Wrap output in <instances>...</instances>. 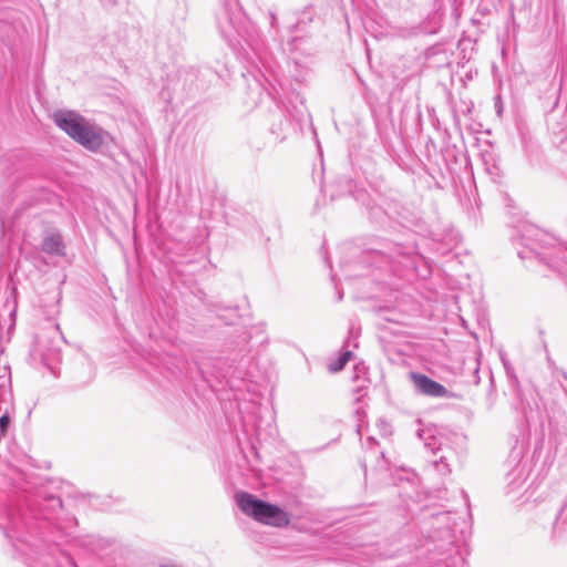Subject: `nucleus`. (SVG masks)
<instances>
[{"label": "nucleus", "mask_w": 567, "mask_h": 567, "mask_svg": "<svg viewBox=\"0 0 567 567\" xmlns=\"http://www.w3.org/2000/svg\"><path fill=\"white\" fill-rule=\"evenodd\" d=\"M419 425L416 435L423 442L424 449L429 454V466L439 475H449L452 472V464L457 458L451 439L435 425H422L420 421Z\"/></svg>", "instance_id": "f257e3e1"}, {"label": "nucleus", "mask_w": 567, "mask_h": 567, "mask_svg": "<svg viewBox=\"0 0 567 567\" xmlns=\"http://www.w3.org/2000/svg\"><path fill=\"white\" fill-rule=\"evenodd\" d=\"M53 120L58 127L84 147L95 151L102 146V135L78 113L58 111L54 113Z\"/></svg>", "instance_id": "f03ea898"}, {"label": "nucleus", "mask_w": 567, "mask_h": 567, "mask_svg": "<svg viewBox=\"0 0 567 567\" xmlns=\"http://www.w3.org/2000/svg\"><path fill=\"white\" fill-rule=\"evenodd\" d=\"M236 504L244 514L262 524L284 527L290 522L284 509L246 492L236 494Z\"/></svg>", "instance_id": "7ed1b4c3"}, {"label": "nucleus", "mask_w": 567, "mask_h": 567, "mask_svg": "<svg viewBox=\"0 0 567 567\" xmlns=\"http://www.w3.org/2000/svg\"><path fill=\"white\" fill-rule=\"evenodd\" d=\"M62 508V501L60 497L54 495H42L39 494L37 499H28L23 505H19L18 508L10 513V522L13 528H18L21 525H30L32 519L43 517L50 519L51 515Z\"/></svg>", "instance_id": "20e7f679"}, {"label": "nucleus", "mask_w": 567, "mask_h": 567, "mask_svg": "<svg viewBox=\"0 0 567 567\" xmlns=\"http://www.w3.org/2000/svg\"><path fill=\"white\" fill-rule=\"evenodd\" d=\"M16 311V288L8 282L2 292V303L0 305V342L3 341L2 329L7 326L9 332L13 328Z\"/></svg>", "instance_id": "39448f33"}, {"label": "nucleus", "mask_w": 567, "mask_h": 567, "mask_svg": "<svg viewBox=\"0 0 567 567\" xmlns=\"http://www.w3.org/2000/svg\"><path fill=\"white\" fill-rule=\"evenodd\" d=\"M410 379L415 390L423 395L432 398H451L452 394L441 383L432 380L425 374L419 372H411Z\"/></svg>", "instance_id": "423d86ee"}, {"label": "nucleus", "mask_w": 567, "mask_h": 567, "mask_svg": "<svg viewBox=\"0 0 567 567\" xmlns=\"http://www.w3.org/2000/svg\"><path fill=\"white\" fill-rule=\"evenodd\" d=\"M509 462L514 466L507 472L505 480L509 492H516L526 483L530 468L527 462L520 460L519 453L514 454Z\"/></svg>", "instance_id": "0eeeda50"}, {"label": "nucleus", "mask_w": 567, "mask_h": 567, "mask_svg": "<svg viewBox=\"0 0 567 567\" xmlns=\"http://www.w3.org/2000/svg\"><path fill=\"white\" fill-rule=\"evenodd\" d=\"M34 354L39 355L42 363L55 374V369L61 360V349L55 342L43 338L34 348Z\"/></svg>", "instance_id": "6e6552de"}, {"label": "nucleus", "mask_w": 567, "mask_h": 567, "mask_svg": "<svg viewBox=\"0 0 567 567\" xmlns=\"http://www.w3.org/2000/svg\"><path fill=\"white\" fill-rule=\"evenodd\" d=\"M548 125L557 141L567 148V107L561 113L554 111L549 116Z\"/></svg>", "instance_id": "1a4fd4ad"}, {"label": "nucleus", "mask_w": 567, "mask_h": 567, "mask_svg": "<svg viewBox=\"0 0 567 567\" xmlns=\"http://www.w3.org/2000/svg\"><path fill=\"white\" fill-rule=\"evenodd\" d=\"M44 252L53 256H64L65 246L62 236L59 233H52L44 237L42 243Z\"/></svg>", "instance_id": "9d476101"}, {"label": "nucleus", "mask_w": 567, "mask_h": 567, "mask_svg": "<svg viewBox=\"0 0 567 567\" xmlns=\"http://www.w3.org/2000/svg\"><path fill=\"white\" fill-rule=\"evenodd\" d=\"M553 533L556 537L567 535V508L563 505L553 526Z\"/></svg>", "instance_id": "9b49d317"}, {"label": "nucleus", "mask_w": 567, "mask_h": 567, "mask_svg": "<svg viewBox=\"0 0 567 567\" xmlns=\"http://www.w3.org/2000/svg\"><path fill=\"white\" fill-rule=\"evenodd\" d=\"M13 396L10 385H0V412L13 411Z\"/></svg>", "instance_id": "f8f14e48"}, {"label": "nucleus", "mask_w": 567, "mask_h": 567, "mask_svg": "<svg viewBox=\"0 0 567 567\" xmlns=\"http://www.w3.org/2000/svg\"><path fill=\"white\" fill-rule=\"evenodd\" d=\"M13 411L0 412V440L6 435L10 425V415Z\"/></svg>", "instance_id": "ddd939ff"}, {"label": "nucleus", "mask_w": 567, "mask_h": 567, "mask_svg": "<svg viewBox=\"0 0 567 567\" xmlns=\"http://www.w3.org/2000/svg\"><path fill=\"white\" fill-rule=\"evenodd\" d=\"M0 385H11L10 368L6 364L0 365Z\"/></svg>", "instance_id": "4468645a"}, {"label": "nucleus", "mask_w": 567, "mask_h": 567, "mask_svg": "<svg viewBox=\"0 0 567 567\" xmlns=\"http://www.w3.org/2000/svg\"><path fill=\"white\" fill-rule=\"evenodd\" d=\"M11 203V199L8 197L4 198V196L1 198V202H0V223L2 226H4V219H6V214H7V210L9 208V205Z\"/></svg>", "instance_id": "2eb2a0df"}, {"label": "nucleus", "mask_w": 567, "mask_h": 567, "mask_svg": "<svg viewBox=\"0 0 567 567\" xmlns=\"http://www.w3.org/2000/svg\"><path fill=\"white\" fill-rule=\"evenodd\" d=\"M113 545V542L106 538L99 537L95 539L94 549L97 551H102Z\"/></svg>", "instance_id": "dca6fc26"}, {"label": "nucleus", "mask_w": 567, "mask_h": 567, "mask_svg": "<svg viewBox=\"0 0 567 567\" xmlns=\"http://www.w3.org/2000/svg\"><path fill=\"white\" fill-rule=\"evenodd\" d=\"M346 363L344 360H341L340 358L334 362L330 364V370L333 372L340 371L344 368Z\"/></svg>", "instance_id": "f3484780"}, {"label": "nucleus", "mask_w": 567, "mask_h": 567, "mask_svg": "<svg viewBox=\"0 0 567 567\" xmlns=\"http://www.w3.org/2000/svg\"><path fill=\"white\" fill-rule=\"evenodd\" d=\"M501 359H502V362H503V365L505 368V371H506L507 375H511L514 372V370L511 367L508 360L503 354H501Z\"/></svg>", "instance_id": "a211bd4d"}, {"label": "nucleus", "mask_w": 567, "mask_h": 567, "mask_svg": "<svg viewBox=\"0 0 567 567\" xmlns=\"http://www.w3.org/2000/svg\"><path fill=\"white\" fill-rule=\"evenodd\" d=\"M351 358H352V351H350V350L344 351V352L341 354V357H340V359H341V360H344V363H346V364L349 362V360H350Z\"/></svg>", "instance_id": "6ab92c4d"}, {"label": "nucleus", "mask_w": 567, "mask_h": 567, "mask_svg": "<svg viewBox=\"0 0 567 567\" xmlns=\"http://www.w3.org/2000/svg\"><path fill=\"white\" fill-rule=\"evenodd\" d=\"M104 6H115L117 0H101Z\"/></svg>", "instance_id": "aec40b11"}, {"label": "nucleus", "mask_w": 567, "mask_h": 567, "mask_svg": "<svg viewBox=\"0 0 567 567\" xmlns=\"http://www.w3.org/2000/svg\"><path fill=\"white\" fill-rule=\"evenodd\" d=\"M21 210H22V208H20V207H19V208H17V209L14 210V215H16V216H18V215L20 214V212H21Z\"/></svg>", "instance_id": "412c9836"}, {"label": "nucleus", "mask_w": 567, "mask_h": 567, "mask_svg": "<svg viewBox=\"0 0 567 567\" xmlns=\"http://www.w3.org/2000/svg\"><path fill=\"white\" fill-rule=\"evenodd\" d=\"M564 506L567 508V501L565 502Z\"/></svg>", "instance_id": "4be33fe9"}]
</instances>
